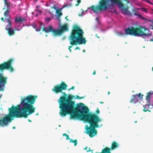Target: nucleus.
<instances>
[{"label":"nucleus","instance_id":"obj_1","mask_svg":"<svg viewBox=\"0 0 153 153\" xmlns=\"http://www.w3.org/2000/svg\"><path fill=\"white\" fill-rule=\"evenodd\" d=\"M67 87V85L63 82L60 85H55L52 89V91L56 94L61 92L62 94L57 101L59 109V115L61 117H65L67 115L70 114L71 119H79L89 123L90 126L89 127L88 126H85L86 132L90 137L94 136L97 134L95 128L102 126V119L96 114H88V108L82 103L77 104L76 107L74 108L75 103L72 100L83 99L84 97L62 92Z\"/></svg>","mask_w":153,"mask_h":153},{"label":"nucleus","instance_id":"obj_2","mask_svg":"<svg viewBox=\"0 0 153 153\" xmlns=\"http://www.w3.org/2000/svg\"><path fill=\"white\" fill-rule=\"evenodd\" d=\"M37 97L36 95H29L21 98V102L16 106H12L9 108V114L0 118V126H7L12 117L25 118L35 112L36 108L34 104Z\"/></svg>","mask_w":153,"mask_h":153},{"label":"nucleus","instance_id":"obj_3","mask_svg":"<svg viewBox=\"0 0 153 153\" xmlns=\"http://www.w3.org/2000/svg\"><path fill=\"white\" fill-rule=\"evenodd\" d=\"M124 30L125 33L121 31H116V33L119 36H123L125 34L138 37L140 36L144 39L148 38L152 35V33L144 27H141L140 28L129 27L125 29Z\"/></svg>","mask_w":153,"mask_h":153},{"label":"nucleus","instance_id":"obj_4","mask_svg":"<svg viewBox=\"0 0 153 153\" xmlns=\"http://www.w3.org/2000/svg\"><path fill=\"white\" fill-rule=\"evenodd\" d=\"M116 2V0H102L98 6H93L88 8V11L93 16H96L99 12L113 9Z\"/></svg>","mask_w":153,"mask_h":153},{"label":"nucleus","instance_id":"obj_5","mask_svg":"<svg viewBox=\"0 0 153 153\" xmlns=\"http://www.w3.org/2000/svg\"><path fill=\"white\" fill-rule=\"evenodd\" d=\"M83 32L79 26L76 25L74 27L71 34L69 38L71 45L68 47L70 52H71L70 48L73 45L85 44L86 43V41L85 38L83 37Z\"/></svg>","mask_w":153,"mask_h":153},{"label":"nucleus","instance_id":"obj_6","mask_svg":"<svg viewBox=\"0 0 153 153\" xmlns=\"http://www.w3.org/2000/svg\"><path fill=\"white\" fill-rule=\"evenodd\" d=\"M72 0H67V3L65 5L64 4V6L63 7L60 8L59 7V4L54 5L52 7L51 6V4H47L45 6H50L51 7V8H53L55 10L56 15H55V19L56 21L58 22H60V19L59 17L61 16L62 14L61 13V10L62 8L66 7H69L71 5V3L70 2V1H71Z\"/></svg>","mask_w":153,"mask_h":153},{"label":"nucleus","instance_id":"obj_7","mask_svg":"<svg viewBox=\"0 0 153 153\" xmlns=\"http://www.w3.org/2000/svg\"><path fill=\"white\" fill-rule=\"evenodd\" d=\"M68 30L67 25H65L61 27V30L58 29H53L51 26H49L47 27H44L43 30L46 33H48L50 32H53L55 34L59 35L61 34L64 31H66Z\"/></svg>","mask_w":153,"mask_h":153},{"label":"nucleus","instance_id":"obj_8","mask_svg":"<svg viewBox=\"0 0 153 153\" xmlns=\"http://www.w3.org/2000/svg\"><path fill=\"white\" fill-rule=\"evenodd\" d=\"M14 61V59L11 58L8 60L7 62L0 64V70L2 71L6 69L8 70L10 72H13L15 70L12 66V64Z\"/></svg>","mask_w":153,"mask_h":153},{"label":"nucleus","instance_id":"obj_9","mask_svg":"<svg viewBox=\"0 0 153 153\" xmlns=\"http://www.w3.org/2000/svg\"><path fill=\"white\" fill-rule=\"evenodd\" d=\"M143 95L141 93L132 95L131 96L130 102L134 104L138 102H140V101L143 100Z\"/></svg>","mask_w":153,"mask_h":153},{"label":"nucleus","instance_id":"obj_10","mask_svg":"<svg viewBox=\"0 0 153 153\" xmlns=\"http://www.w3.org/2000/svg\"><path fill=\"white\" fill-rule=\"evenodd\" d=\"M115 5H117L122 12L124 15L130 16L131 13L128 10V8L124 7L123 4L116 0Z\"/></svg>","mask_w":153,"mask_h":153},{"label":"nucleus","instance_id":"obj_11","mask_svg":"<svg viewBox=\"0 0 153 153\" xmlns=\"http://www.w3.org/2000/svg\"><path fill=\"white\" fill-rule=\"evenodd\" d=\"M24 21V19L20 17H18L16 18L15 22L16 25L15 27V29L17 31H19L22 29V27L21 25L22 22Z\"/></svg>","mask_w":153,"mask_h":153},{"label":"nucleus","instance_id":"obj_12","mask_svg":"<svg viewBox=\"0 0 153 153\" xmlns=\"http://www.w3.org/2000/svg\"><path fill=\"white\" fill-rule=\"evenodd\" d=\"M9 11L7 10L4 12V16L5 17V19L6 20L7 22L8 23V24L5 27V29L7 30L12 28L11 23L10 20V16L9 14Z\"/></svg>","mask_w":153,"mask_h":153},{"label":"nucleus","instance_id":"obj_13","mask_svg":"<svg viewBox=\"0 0 153 153\" xmlns=\"http://www.w3.org/2000/svg\"><path fill=\"white\" fill-rule=\"evenodd\" d=\"M145 100L147 102H151V104L153 108V91H150L146 94Z\"/></svg>","mask_w":153,"mask_h":153},{"label":"nucleus","instance_id":"obj_14","mask_svg":"<svg viewBox=\"0 0 153 153\" xmlns=\"http://www.w3.org/2000/svg\"><path fill=\"white\" fill-rule=\"evenodd\" d=\"M97 21V24L98 25V27L99 28L100 31L101 33H105L107 30V28H105L101 24L100 18L99 17H97L96 18Z\"/></svg>","mask_w":153,"mask_h":153},{"label":"nucleus","instance_id":"obj_15","mask_svg":"<svg viewBox=\"0 0 153 153\" xmlns=\"http://www.w3.org/2000/svg\"><path fill=\"white\" fill-rule=\"evenodd\" d=\"M147 102V104L145 105H143V111L144 112H147V111H150L149 110V107L150 106H152V105L151 104V102Z\"/></svg>","mask_w":153,"mask_h":153},{"label":"nucleus","instance_id":"obj_16","mask_svg":"<svg viewBox=\"0 0 153 153\" xmlns=\"http://www.w3.org/2000/svg\"><path fill=\"white\" fill-rule=\"evenodd\" d=\"M38 23L39 26L37 27L36 25H33V27L35 28L36 29V31H39L42 28V26H44V25L42 22H38Z\"/></svg>","mask_w":153,"mask_h":153},{"label":"nucleus","instance_id":"obj_17","mask_svg":"<svg viewBox=\"0 0 153 153\" xmlns=\"http://www.w3.org/2000/svg\"><path fill=\"white\" fill-rule=\"evenodd\" d=\"M3 90V76L0 74V91Z\"/></svg>","mask_w":153,"mask_h":153},{"label":"nucleus","instance_id":"obj_18","mask_svg":"<svg viewBox=\"0 0 153 153\" xmlns=\"http://www.w3.org/2000/svg\"><path fill=\"white\" fill-rule=\"evenodd\" d=\"M119 146V143L115 141L111 143V149L114 150Z\"/></svg>","mask_w":153,"mask_h":153},{"label":"nucleus","instance_id":"obj_19","mask_svg":"<svg viewBox=\"0 0 153 153\" xmlns=\"http://www.w3.org/2000/svg\"><path fill=\"white\" fill-rule=\"evenodd\" d=\"M7 31L8 32V34L9 36H11L14 34V30L12 28L8 30Z\"/></svg>","mask_w":153,"mask_h":153},{"label":"nucleus","instance_id":"obj_20","mask_svg":"<svg viewBox=\"0 0 153 153\" xmlns=\"http://www.w3.org/2000/svg\"><path fill=\"white\" fill-rule=\"evenodd\" d=\"M50 14L51 15V16L50 17H46L45 19V21L46 22H49L53 18V13H50Z\"/></svg>","mask_w":153,"mask_h":153},{"label":"nucleus","instance_id":"obj_21","mask_svg":"<svg viewBox=\"0 0 153 153\" xmlns=\"http://www.w3.org/2000/svg\"><path fill=\"white\" fill-rule=\"evenodd\" d=\"M87 12H89L88 11V9H87V10H85V11H83L82 10L81 13H79V15L80 16H83L84 15H85V14H86Z\"/></svg>","mask_w":153,"mask_h":153},{"label":"nucleus","instance_id":"obj_22","mask_svg":"<svg viewBox=\"0 0 153 153\" xmlns=\"http://www.w3.org/2000/svg\"><path fill=\"white\" fill-rule=\"evenodd\" d=\"M69 142L70 143H73L75 146H76L77 144V141L76 140H73L72 139H71L70 140Z\"/></svg>","mask_w":153,"mask_h":153},{"label":"nucleus","instance_id":"obj_23","mask_svg":"<svg viewBox=\"0 0 153 153\" xmlns=\"http://www.w3.org/2000/svg\"><path fill=\"white\" fill-rule=\"evenodd\" d=\"M142 1H145L150 4L153 5V2H151L150 0H141Z\"/></svg>","mask_w":153,"mask_h":153},{"label":"nucleus","instance_id":"obj_24","mask_svg":"<svg viewBox=\"0 0 153 153\" xmlns=\"http://www.w3.org/2000/svg\"><path fill=\"white\" fill-rule=\"evenodd\" d=\"M137 16L139 17L140 18H141L142 19H143V20H146L143 17H142V16L140 14H138L137 15Z\"/></svg>","mask_w":153,"mask_h":153},{"label":"nucleus","instance_id":"obj_25","mask_svg":"<svg viewBox=\"0 0 153 153\" xmlns=\"http://www.w3.org/2000/svg\"><path fill=\"white\" fill-rule=\"evenodd\" d=\"M137 16L139 17L140 18H141L142 19H143V20H146L143 17H142V16L140 14H138L137 15Z\"/></svg>","mask_w":153,"mask_h":153},{"label":"nucleus","instance_id":"obj_26","mask_svg":"<svg viewBox=\"0 0 153 153\" xmlns=\"http://www.w3.org/2000/svg\"><path fill=\"white\" fill-rule=\"evenodd\" d=\"M140 9L142 11H144V12H145L146 13H147V9L146 8H140Z\"/></svg>","mask_w":153,"mask_h":153},{"label":"nucleus","instance_id":"obj_27","mask_svg":"<svg viewBox=\"0 0 153 153\" xmlns=\"http://www.w3.org/2000/svg\"><path fill=\"white\" fill-rule=\"evenodd\" d=\"M63 136L65 137V139L66 140H69V138L68 136L66 134H63Z\"/></svg>","mask_w":153,"mask_h":153},{"label":"nucleus","instance_id":"obj_28","mask_svg":"<svg viewBox=\"0 0 153 153\" xmlns=\"http://www.w3.org/2000/svg\"><path fill=\"white\" fill-rule=\"evenodd\" d=\"M84 149L86 150L87 152H89L90 151V149L87 147H85L84 148Z\"/></svg>","mask_w":153,"mask_h":153},{"label":"nucleus","instance_id":"obj_29","mask_svg":"<svg viewBox=\"0 0 153 153\" xmlns=\"http://www.w3.org/2000/svg\"><path fill=\"white\" fill-rule=\"evenodd\" d=\"M75 88V87L74 86H72L71 88H69L68 89V91H70L71 90H74Z\"/></svg>","mask_w":153,"mask_h":153},{"label":"nucleus","instance_id":"obj_30","mask_svg":"<svg viewBox=\"0 0 153 153\" xmlns=\"http://www.w3.org/2000/svg\"><path fill=\"white\" fill-rule=\"evenodd\" d=\"M96 114H98L100 113V111L97 108V110H96Z\"/></svg>","mask_w":153,"mask_h":153},{"label":"nucleus","instance_id":"obj_31","mask_svg":"<svg viewBox=\"0 0 153 153\" xmlns=\"http://www.w3.org/2000/svg\"><path fill=\"white\" fill-rule=\"evenodd\" d=\"M76 1H77L78 4H76V5L77 6L80 2V0H76Z\"/></svg>","mask_w":153,"mask_h":153},{"label":"nucleus","instance_id":"obj_32","mask_svg":"<svg viewBox=\"0 0 153 153\" xmlns=\"http://www.w3.org/2000/svg\"><path fill=\"white\" fill-rule=\"evenodd\" d=\"M137 14H138V13H135L134 14V15L135 16H137Z\"/></svg>","mask_w":153,"mask_h":153},{"label":"nucleus","instance_id":"obj_33","mask_svg":"<svg viewBox=\"0 0 153 153\" xmlns=\"http://www.w3.org/2000/svg\"><path fill=\"white\" fill-rule=\"evenodd\" d=\"M79 49V48L78 47H77L75 49V50H76V49Z\"/></svg>","mask_w":153,"mask_h":153},{"label":"nucleus","instance_id":"obj_34","mask_svg":"<svg viewBox=\"0 0 153 153\" xmlns=\"http://www.w3.org/2000/svg\"><path fill=\"white\" fill-rule=\"evenodd\" d=\"M140 9V8H135V10H139Z\"/></svg>","mask_w":153,"mask_h":153},{"label":"nucleus","instance_id":"obj_35","mask_svg":"<svg viewBox=\"0 0 153 153\" xmlns=\"http://www.w3.org/2000/svg\"><path fill=\"white\" fill-rule=\"evenodd\" d=\"M150 40L151 41H153V38L152 39H151Z\"/></svg>","mask_w":153,"mask_h":153},{"label":"nucleus","instance_id":"obj_36","mask_svg":"<svg viewBox=\"0 0 153 153\" xmlns=\"http://www.w3.org/2000/svg\"><path fill=\"white\" fill-rule=\"evenodd\" d=\"M95 74V72H94V73H93V75H94V74Z\"/></svg>","mask_w":153,"mask_h":153},{"label":"nucleus","instance_id":"obj_37","mask_svg":"<svg viewBox=\"0 0 153 153\" xmlns=\"http://www.w3.org/2000/svg\"><path fill=\"white\" fill-rule=\"evenodd\" d=\"M2 95L0 94V98L1 97Z\"/></svg>","mask_w":153,"mask_h":153},{"label":"nucleus","instance_id":"obj_38","mask_svg":"<svg viewBox=\"0 0 153 153\" xmlns=\"http://www.w3.org/2000/svg\"><path fill=\"white\" fill-rule=\"evenodd\" d=\"M1 20H2L3 21V19H4V18H1Z\"/></svg>","mask_w":153,"mask_h":153},{"label":"nucleus","instance_id":"obj_39","mask_svg":"<svg viewBox=\"0 0 153 153\" xmlns=\"http://www.w3.org/2000/svg\"><path fill=\"white\" fill-rule=\"evenodd\" d=\"M152 71H153V67L152 68Z\"/></svg>","mask_w":153,"mask_h":153},{"label":"nucleus","instance_id":"obj_40","mask_svg":"<svg viewBox=\"0 0 153 153\" xmlns=\"http://www.w3.org/2000/svg\"><path fill=\"white\" fill-rule=\"evenodd\" d=\"M49 13H51V12H49ZM51 13H52L51 12Z\"/></svg>","mask_w":153,"mask_h":153},{"label":"nucleus","instance_id":"obj_41","mask_svg":"<svg viewBox=\"0 0 153 153\" xmlns=\"http://www.w3.org/2000/svg\"><path fill=\"white\" fill-rule=\"evenodd\" d=\"M152 25H153V23H152Z\"/></svg>","mask_w":153,"mask_h":153}]
</instances>
